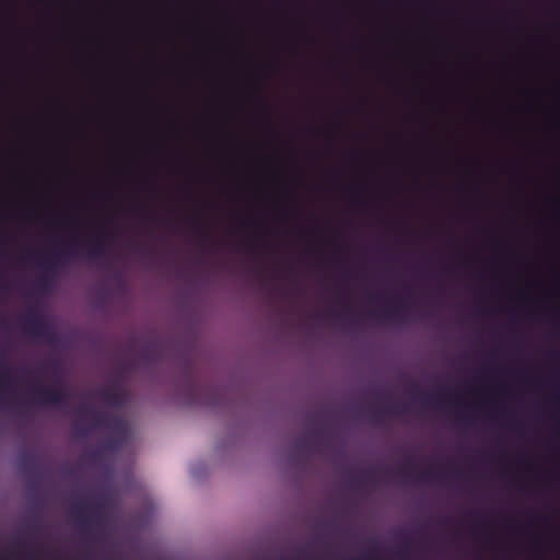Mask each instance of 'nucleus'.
<instances>
[{"mask_svg": "<svg viewBox=\"0 0 560 560\" xmlns=\"http://www.w3.org/2000/svg\"><path fill=\"white\" fill-rule=\"evenodd\" d=\"M78 413L89 417L95 428H106L113 432V435L104 444V448L110 452L118 451L128 438V424L118 417L95 411L92 407H82Z\"/></svg>", "mask_w": 560, "mask_h": 560, "instance_id": "f257e3e1", "label": "nucleus"}, {"mask_svg": "<svg viewBox=\"0 0 560 560\" xmlns=\"http://www.w3.org/2000/svg\"><path fill=\"white\" fill-rule=\"evenodd\" d=\"M69 393L65 387L36 385L32 390V401L43 407H62L67 404Z\"/></svg>", "mask_w": 560, "mask_h": 560, "instance_id": "f03ea898", "label": "nucleus"}, {"mask_svg": "<svg viewBox=\"0 0 560 560\" xmlns=\"http://www.w3.org/2000/svg\"><path fill=\"white\" fill-rule=\"evenodd\" d=\"M102 504L100 502H78L72 506V514L79 521L84 532H92L102 524Z\"/></svg>", "mask_w": 560, "mask_h": 560, "instance_id": "7ed1b4c3", "label": "nucleus"}, {"mask_svg": "<svg viewBox=\"0 0 560 560\" xmlns=\"http://www.w3.org/2000/svg\"><path fill=\"white\" fill-rule=\"evenodd\" d=\"M79 248L73 244H68L61 250H55L50 258L42 262L40 266L48 272L55 273L58 268L71 259L75 258L79 254Z\"/></svg>", "mask_w": 560, "mask_h": 560, "instance_id": "20e7f679", "label": "nucleus"}, {"mask_svg": "<svg viewBox=\"0 0 560 560\" xmlns=\"http://www.w3.org/2000/svg\"><path fill=\"white\" fill-rule=\"evenodd\" d=\"M96 395L105 405L117 409L122 408L127 400L126 389L117 384L97 392Z\"/></svg>", "mask_w": 560, "mask_h": 560, "instance_id": "39448f33", "label": "nucleus"}, {"mask_svg": "<svg viewBox=\"0 0 560 560\" xmlns=\"http://www.w3.org/2000/svg\"><path fill=\"white\" fill-rule=\"evenodd\" d=\"M23 327L30 335L37 338H47L50 334L48 325L34 311L28 312V315L24 318Z\"/></svg>", "mask_w": 560, "mask_h": 560, "instance_id": "423d86ee", "label": "nucleus"}, {"mask_svg": "<svg viewBox=\"0 0 560 560\" xmlns=\"http://www.w3.org/2000/svg\"><path fill=\"white\" fill-rule=\"evenodd\" d=\"M103 236H109L108 231L105 229H102L96 237L89 241L85 253L91 260H97L105 256V245L102 241Z\"/></svg>", "mask_w": 560, "mask_h": 560, "instance_id": "0eeeda50", "label": "nucleus"}, {"mask_svg": "<svg viewBox=\"0 0 560 560\" xmlns=\"http://www.w3.org/2000/svg\"><path fill=\"white\" fill-rule=\"evenodd\" d=\"M319 436V432L311 431L295 439L293 444L294 453H308L314 450L315 442Z\"/></svg>", "mask_w": 560, "mask_h": 560, "instance_id": "6e6552de", "label": "nucleus"}, {"mask_svg": "<svg viewBox=\"0 0 560 560\" xmlns=\"http://www.w3.org/2000/svg\"><path fill=\"white\" fill-rule=\"evenodd\" d=\"M405 412H406V409H405V407L402 405H394V406H390V407H381V408H377L373 412L372 419L375 422H378V421H382L387 416H390V415H402Z\"/></svg>", "mask_w": 560, "mask_h": 560, "instance_id": "1a4fd4ad", "label": "nucleus"}, {"mask_svg": "<svg viewBox=\"0 0 560 560\" xmlns=\"http://www.w3.org/2000/svg\"><path fill=\"white\" fill-rule=\"evenodd\" d=\"M381 319L386 322H393L405 318V307L401 305L387 307L381 314Z\"/></svg>", "mask_w": 560, "mask_h": 560, "instance_id": "9d476101", "label": "nucleus"}, {"mask_svg": "<svg viewBox=\"0 0 560 560\" xmlns=\"http://www.w3.org/2000/svg\"><path fill=\"white\" fill-rule=\"evenodd\" d=\"M20 464L25 470L32 471L37 466V457L30 452L23 453L20 457Z\"/></svg>", "mask_w": 560, "mask_h": 560, "instance_id": "9b49d317", "label": "nucleus"}, {"mask_svg": "<svg viewBox=\"0 0 560 560\" xmlns=\"http://www.w3.org/2000/svg\"><path fill=\"white\" fill-rule=\"evenodd\" d=\"M416 463L412 459H407L405 464L396 469V474L401 478H408L416 469Z\"/></svg>", "mask_w": 560, "mask_h": 560, "instance_id": "f8f14e48", "label": "nucleus"}, {"mask_svg": "<svg viewBox=\"0 0 560 560\" xmlns=\"http://www.w3.org/2000/svg\"><path fill=\"white\" fill-rule=\"evenodd\" d=\"M371 471H364L359 477L352 478L351 483L353 487H361L371 481Z\"/></svg>", "mask_w": 560, "mask_h": 560, "instance_id": "ddd939ff", "label": "nucleus"}, {"mask_svg": "<svg viewBox=\"0 0 560 560\" xmlns=\"http://www.w3.org/2000/svg\"><path fill=\"white\" fill-rule=\"evenodd\" d=\"M442 477H443L442 472L435 474L431 470H427V471L420 474L418 479H419V481H432V480L441 479Z\"/></svg>", "mask_w": 560, "mask_h": 560, "instance_id": "4468645a", "label": "nucleus"}, {"mask_svg": "<svg viewBox=\"0 0 560 560\" xmlns=\"http://www.w3.org/2000/svg\"><path fill=\"white\" fill-rule=\"evenodd\" d=\"M440 401H441L440 395L438 397H435L433 395H424L423 396V402L425 405H438Z\"/></svg>", "mask_w": 560, "mask_h": 560, "instance_id": "2eb2a0df", "label": "nucleus"}, {"mask_svg": "<svg viewBox=\"0 0 560 560\" xmlns=\"http://www.w3.org/2000/svg\"><path fill=\"white\" fill-rule=\"evenodd\" d=\"M345 317L349 318L351 324H357V317L353 315V312L350 307H345L343 308V314H342Z\"/></svg>", "mask_w": 560, "mask_h": 560, "instance_id": "dca6fc26", "label": "nucleus"}, {"mask_svg": "<svg viewBox=\"0 0 560 560\" xmlns=\"http://www.w3.org/2000/svg\"><path fill=\"white\" fill-rule=\"evenodd\" d=\"M39 284L43 289H47L48 285H49V280L46 276H43L40 279H39Z\"/></svg>", "mask_w": 560, "mask_h": 560, "instance_id": "f3484780", "label": "nucleus"}, {"mask_svg": "<svg viewBox=\"0 0 560 560\" xmlns=\"http://www.w3.org/2000/svg\"><path fill=\"white\" fill-rule=\"evenodd\" d=\"M208 241H209L208 235H205V236L202 237V242H205V243H206V242H208Z\"/></svg>", "mask_w": 560, "mask_h": 560, "instance_id": "a211bd4d", "label": "nucleus"}, {"mask_svg": "<svg viewBox=\"0 0 560 560\" xmlns=\"http://www.w3.org/2000/svg\"><path fill=\"white\" fill-rule=\"evenodd\" d=\"M369 316H370L371 318H374V317H376V314H375V313H370V314H369Z\"/></svg>", "mask_w": 560, "mask_h": 560, "instance_id": "6ab92c4d", "label": "nucleus"}, {"mask_svg": "<svg viewBox=\"0 0 560 560\" xmlns=\"http://www.w3.org/2000/svg\"><path fill=\"white\" fill-rule=\"evenodd\" d=\"M4 278V275L2 272H0V282L3 280Z\"/></svg>", "mask_w": 560, "mask_h": 560, "instance_id": "aec40b11", "label": "nucleus"}]
</instances>
